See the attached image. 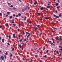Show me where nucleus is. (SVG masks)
I'll use <instances>...</instances> for the list:
<instances>
[{
  "mask_svg": "<svg viewBox=\"0 0 62 62\" xmlns=\"http://www.w3.org/2000/svg\"><path fill=\"white\" fill-rule=\"evenodd\" d=\"M3 59H4V57L3 56H1L0 60L1 61H2V60H3Z\"/></svg>",
  "mask_w": 62,
  "mask_h": 62,
  "instance_id": "f257e3e1",
  "label": "nucleus"
},
{
  "mask_svg": "<svg viewBox=\"0 0 62 62\" xmlns=\"http://www.w3.org/2000/svg\"><path fill=\"white\" fill-rule=\"evenodd\" d=\"M54 17H55L56 18H59V16H57L55 15H54Z\"/></svg>",
  "mask_w": 62,
  "mask_h": 62,
  "instance_id": "f03ea898",
  "label": "nucleus"
},
{
  "mask_svg": "<svg viewBox=\"0 0 62 62\" xmlns=\"http://www.w3.org/2000/svg\"><path fill=\"white\" fill-rule=\"evenodd\" d=\"M13 36L14 38H16V37L15 36V34H13Z\"/></svg>",
  "mask_w": 62,
  "mask_h": 62,
  "instance_id": "7ed1b4c3",
  "label": "nucleus"
},
{
  "mask_svg": "<svg viewBox=\"0 0 62 62\" xmlns=\"http://www.w3.org/2000/svg\"><path fill=\"white\" fill-rule=\"evenodd\" d=\"M34 5H36V4H37V5H38V2H37V1H36L34 3Z\"/></svg>",
  "mask_w": 62,
  "mask_h": 62,
  "instance_id": "20e7f679",
  "label": "nucleus"
},
{
  "mask_svg": "<svg viewBox=\"0 0 62 62\" xmlns=\"http://www.w3.org/2000/svg\"><path fill=\"white\" fill-rule=\"evenodd\" d=\"M58 37H55V39H57L58 40H59V39H58Z\"/></svg>",
  "mask_w": 62,
  "mask_h": 62,
  "instance_id": "39448f33",
  "label": "nucleus"
},
{
  "mask_svg": "<svg viewBox=\"0 0 62 62\" xmlns=\"http://www.w3.org/2000/svg\"><path fill=\"white\" fill-rule=\"evenodd\" d=\"M2 42L4 43V39H2Z\"/></svg>",
  "mask_w": 62,
  "mask_h": 62,
  "instance_id": "423d86ee",
  "label": "nucleus"
},
{
  "mask_svg": "<svg viewBox=\"0 0 62 62\" xmlns=\"http://www.w3.org/2000/svg\"><path fill=\"white\" fill-rule=\"evenodd\" d=\"M26 8L27 9V8L28 9H29L30 8V7H29L28 6H26Z\"/></svg>",
  "mask_w": 62,
  "mask_h": 62,
  "instance_id": "0eeeda50",
  "label": "nucleus"
},
{
  "mask_svg": "<svg viewBox=\"0 0 62 62\" xmlns=\"http://www.w3.org/2000/svg\"><path fill=\"white\" fill-rule=\"evenodd\" d=\"M59 37H60V40H62V39L61 38V36H60Z\"/></svg>",
  "mask_w": 62,
  "mask_h": 62,
  "instance_id": "6e6552de",
  "label": "nucleus"
},
{
  "mask_svg": "<svg viewBox=\"0 0 62 62\" xmlns=\"http://www.w3.org/2000/svg\"><path fill=\"white\" fill-rule=\"evenodd\" d=\"M24 21H25V20H26V17H25L24 18Z\"/></svg>",
  "mask_w": 62,
  "mask_h": 62,
  "instance_id": "1a4fd4ad",
  "label": "nucleus"
},
{
  "mask_svg": "<svg viewBox=\"0 0 62 62\" xmlns=\"http://www.w3.org/2000/svg\"><path fill=\"white\" fill-rule=\"evenodd\" d=\"M26 34H29V35L30 34V33L27 32H26Z\"/></svg>",
  "mask_w": 62,
  "mask_h": 62,
  "instance_id": "9d476101",
  "label": "nucleus"
},
{
  "mask_svg": "<svg viewBox=\"0 0 62 62\" xmlns=\"http://www.w3.org/2000/svg\"><path fill=\"white\" fill-rule=\"evenodd\" d=\"M60 8V6H59L57 7V8L58 9V8Z\"/></svg>",
  "mask_w": 62,
  "mask_h": 62,
  "instance_id": "9b49d317",
  "label": "nucleus"
},
{
  "mask_svg": "<svg viewBox=\"0 0 62 62\" xmlns=\"http://www.w3.org/2000/svg\"><path fill=\"white\" fill-rule=\"evenodd\" d=\"M59 4H58V3H57V4H55V5L56 6H58Z\"/></svg>",
  "mask_w": 62,
  "mask_h": 62,
  "instance_id": "f8f14e48",
  "label": "nucleus"
},
{
  "mask_svg": "<svg viewBox=\"0 0 62 62\" xmlns=\"http://www.w3.org/2000/svg\"><path fill=\"white\" fill-rule=\"evenodd\" d=\"M43 7H42L41 8H40L41 10H43Z\"/></svg>",
  "mask_w": 62,
  "mask_h": 62,
  "instance_id": "ddd939ff",
  "label": "nucleus"
},
{
  "mask_svg": "<svg viewBox=\"0 0 62 62\" xmlns=\"http://www.w3.org/2000/svg\"><path fill=\"white\" fill-rule=\"evenodd\" d=\"M18 16H21V13H19V14H18Z\"/></svg>",
  "mask_w": 62,
  "mask_h": 62,
  "instance_id": "4468645a",
  "label": "nucleus"
},
{
  "mask_svg": "<svg viewBox=\"0 0 62 62\" xmlns=\"http://www.w3.org/2000/svg\"><path fill=\"white\" fill-rule=\"evenodd\" d=\"M30 36V34H29V35H28L27 36V38H29V37Z\"/></svg>",
  "mask_w": 62,
  "mask_h": 62,
  "instance_id": "2eb2a0df",
  "label": "nucleus"
},
{
  "mask_svg": "<svg viewBox=\"0 0 62 62\" xmlns=\"http://www.w3.org/2000/svg\"><path fill=\"white\" fill-rule=\"evenodd\" d=\"M5 54L6 55H8V52H6L5 53Z\"/></svg>",
  "mask_w": 62,
  "mask_h": 62,
  "instance_id": "dca6fc26",
  "label": "nucleus"
},
{
  "mask_svg": "<svg viewBox=\"0 0 62 62\" xmlns=\"http://www.w3.org/2000/svg\"><path fill=\"white\" fill-rule=\"evenodd\" d=\"M45 19H48V17H45Z\"/></svg>",
  "mask_w": 62,
  "mask_h": 62,
  "instance_id": "f3484780",
  "label": "nucleus"
},
{
  "mask_svg": "<svg viewBox=\"0 0 62 62\" xmlns=\"http://www.w3.org/2000/svg\"><path fill=\"white\" fill-rule=\"evenodd\" d=\"M48 3L49 4H50V5L51 4V3L50 2H48Z\"/></svg>",
  "mask_w": 62,
  "mask_h": 62,
  "instance_id": "a211bd4d",
  "label": "nucleus"
},
{
  "mask_svg": "<svg viewBox=\"0 0 62 62\" xmlns=\"http://www.w3.org/2000/svg\"><path fill=\"white\" fill-rule=\"evenodd\" d=\"M48 52H49V50H47V51H46V53H48Z\"/></svg>",
  "mask_w": 62,
  "mask_h": 62,
  "instance_id": "6ab92c4d",
  "label": "nucleus"
},
{
  "mask_svg": "<svg viewBox=\"0 0 62 62\" xmlns=\"http://www.w3.org/2000/svg\"><path fill=\"white\" fill-rule=\"evenodd\" d=\"M61 49H59V50L62 51V47H61Z\"/></svg>",
  "mask_w": 62,
  "mask_h": 62,
  "instance_id": "aec40b11",
  "label": "nucleus"
},
{
  "mask_svg": "<svg viewBox=\"0 0 62 62\" xmlns=\"http://www.w3.org/2000/svg\"><path fill=\"white\" fill-rule=\"evenodd\" d=\"M62 15H61V14H59V17H61V16H62Z\"/></svg>",
  "mask_w": 62,
  "mask_h": 62,
  "instance_id": "412c9836",
  "label": "nucleus"
},
{
  "mask_svg": "<svg viewBox=\"0 0 62 62\" xmlns=\"http://www.w3.org/2000/svg\"><path fill=\"white\" fill-rule=\"evenodd\" d=\"M47 7L48 8H50V6H47Z\"/></svg>",
  "mask_w": 62,
  "mask_h": 62,
  "instance_id": "4be33fe9",
  "label": "nucleus"
},
{
  "mask_svg": "<svg viewBox=\"0 0 62 62\" xmlns=\"http://www.w3.org/2000/svg\"><path fill=\"white\" fill-rule=\"evenodd\" d=\"M56 53L57 54H59V53H58V52L57 51H56Z\"/></svg>",
  "mask_w": 62,
  "mask_h": 62,
  "instance_id": "5701e85b",
  "label": "nucleus"
},
{
  "mask_svg": "<svg viewBox=\"0 0 62 62\" xmlns=\"http://www.w3.org/2000/svg\"><path fill=\"white\" fill-rule=\"evenodd\" d=\"M7 14L9 15V14L10 13L9 12H7Z\"/></svg>",
  "mask_w": 62,
  "mask_h": 62,
  "instance_id": "b1692460",
  "label": "nucleus"
},
{
  "mask_svg": "<svg viewBox=\"0 0 62 62\" xmlns=\"http://www.w3.org/2000/svg\"><path fill=\"white\" fill-rule=\"evenodd\" d=\"M22 40H23V39H21L20 40V42H21V41H22Z\"/></svg>",
  "mask_w": 62,
  "mask_h": 62,
  "instance_id": "393cba45",
  "label": "nucleus"
},
{
  "mask_svg": "<svg viewBox=\"0 0 62 62\" xmlns=\"http://www.w3.org/2000/svg\"><path fill=\"white\" fill-rule=\"evenodd\" d=\"M8 37H9V39H10V38H11L10 37V36H8Z\"/></svg>",
  "mask_w": 62,
  "mask_h": 62,
  "instance_id": "a878e982",
  "label": "nucleus"
},
{
  "mask_svg": "<svg viewBox=\"0 0 62 62\" xmlns=\"http://www.w3.org/2000/svg\"><path fill=\"white\" fill-rule=\"evenodd\" d=\"M12 18V16H11L10 17V19H11V18Z\"/></svg>",
  "mask_w": 62,
  "mask_h": 62,
  "instance_id": "bb28decb",
  "label": "nucleus"
},
{
  "mask_svg": "<svg viewBox=\"0 0 62 62\" xmlns=\"http://www.w3.org/2000/svg\"><path fill=\"white\" fill-rule=\"evenodd\" d=\"M11 22L12 23H15L14 22V21H12Z\"/></svg>",
  "mask_w": 62,
  "mask_h": 62,
  "instance_id": "cd10ccee",
  "label": "nucleus"
},
{
  "mask_svg": "<svg viewBox=\"0 0 62 62\" xmlns=\"http://www.w3.org/2000/svg\"><path fill=\"white\" fill-rule=\"evenodd\" d=\"M10 7H11V8H12V7H13V5H12L11 6H10Z\"/></svg>",
  "mask_w": 62,
  "mask_h": 62,
  "instance_id": "c85d7f7f",
  "label": "nucleus"
},
{
  "mask_svg": "<svg viewBox=\"0 0 62 62\" xmlns=\"http://www.w3.org/2000/svg\"><path fill=\"white\" fill-rule=\"evenodd\" d=\"M21 45H19V47H20V48H21Z\"/></svg>",
  "mask_w": 62,
  "mask_h": 62,
  "instance_id": "c756f323",
  "label": "nucleus"
},
{
  "mask_svg": "<svg viewBox=\"0 0 62 62\" xmlns=\"http://www.w3.org/2000/svg\"><path fill=\"white\" fill-rule=\"evenodd\" d=\"M16 24H13V25H14V26H16Z\"/></svg>",
  "mask_w": 62,
  "mask_h": 62,
  "instance_id": "7c9ffc66",
  "label": "nucleus"
},
{
  "mask_svg": "<svg viewBox=\"0 0 62 62\" xmlns=\"http://www.w3.org/2000/svg\"><path fill=\"white\" fill-rule=\"evenodd\" d=\"M12 49V51H14V48H13Z\"/></svg>",
  "mask_w": 62,
  "mask_h": 62,
  "instance_id": "2f4dec72",
  "label": "nucleus"
},
{
  "mask_svg": "<svg viewBox=\"0 0 62 62\" xmlns=\"http://www.w3.org/2000/svg\"><path fill=\"white\" fill-rule=\"evenodd\" d=\"M44 56V57H45V58L47 57L46 55H45Z\"/></svg>",
  "mask_w": 62,
  "mask_h": 62,
  "instance_id": "473e14b6",
  "label": "nucleus"
},
{
  "mask_svg": "<svg viewBox=\"0 0 62 62\" xmlns=\"http://www.w3.org/2000/svg\"><path fill=\"white\" fill-rule=\"evenodd\" d=\"M24 41H26V39H24Z\"/></svg>",
  "mask_w": 62,
  "mask_h": 62,
  "instance_id": "72a5a7b5",
  "label": "nucleus"
},
{
  "mask_svg": "<svg viewBox=\"0 0 62 62\" xmlns=\"http://www.w3.org/2000/svg\"><path fill=\"white\" fill-rule=\"evenodd\" d=\"M18 32H19L20 31V29H18Z\"/></svg>",
  "mask_w": 62,
  "mask_h": 62,
  "instance_id": "f704fd0d",
  "label": "nucleus"
},
{
  "mask_svg": "<svg viewBox=\"0 0 62 62\" xmlns=\"http://www.w3.org/2000/svg\"><path fill=\"white\" fill-rule=\"evenodd\" d=\"M13 8L14 9H16V8Z\"/></svg>",
  "mask_w": 62,
  "mask_h": 62,
  "instance_id": "c9c22d12",
  "label": "nucleus"
},
{
  "mask_svg": "<svg viewBox=\"0 0 62 62\" xmlns=\"http://www.w3.org/2000/svg\"><path fill=\"white\" fill-rule=\"evenodd\" d=\"M22 11H23V12H24V9H23Z\"/></svg>",
  "mask_w": 62,
  "mask_h": 62,
  "instance_id": "e433bc0d",
  "label": "nucleus"
},
{
  "mask_svg": "<svg viewBox=\"0 0 62 62\" xmlns=\"http://www.w3.org/2000/svg\"><path fill=\"white\" fill-rule=\"evenodd\" d=\"M38 14L39 15V16H40V13H38Z\"/></svg>",
  "mask_w": 62,
  "mask_h": 62,
  "instance_id": "4c0bfd02",
  "label": "nucleus"
},
{
  "mask_svg": "<svg viewBox=\"0 0 62 62\" xmlns=\"http://www.w3.org/2000/svg\"><path fill=\"white\" fill-rule=\"evenodd\" d=\"M42 32H41L40 34V35H42Z\"/></svg>",
  "mask_w": 62,
  "mask_h": 62,
  "instance_id": "58836bf2",
  "label": "nucleus"
},
{
  "mask_svg": "<svg viewBox=\"0 0 62 62\" xmlns=\"http://www.w3.org/2000/svg\"><path fill=\"white\" fill-rule=\"evenodd\" d=\"M7 44L8 45H10V44H9V43H8Z\"/></svg>",
  "mask_w": 62,
  "mask_h": 62,
  "instance_id": "ea45409f",
  "label": "nucleus"
},
{
  "mask_svg": "<svg viewBox=\"0 0 62 62\" xmlns=\"http://www.w3.org/2000/svg\"><path fill=\"white\" fill-rule=\"evenodd\" d=\"M40 62H42V60H40V61H39Z\"/></svg>",
  "mask_w": 62,
  "mask_h": 62,
  "instance_id": "a19ab883",
  "label": "nucleus"
},
{
  "mask_svg": "<svg viewBox=\"0 0 62 62\" xmlns=\"http://www.w3.org/2000/svg\"><path fill=\"white\" fill-rule=\"evenodd\" d=\"M10 57H11L12 56V54H11L10 55Z\"/></svg>",
  "mask_w": 62,
  "mask_h": 62,
  "instance_id": "79ce46f5",
  "label": "nucleus"
},
{
  "mask_svg": "<svg viewBox=\"0 0 62 62\" xmlns=\"http://www.w3.org/2000/svg\"><path fill=\"white\" fill-rule=\"evenodd\" d=\"M14 19H13V20L12 21V22H14Z\"/></svg>",
  "mask_w": 62,
  "mask_h": 62,
  "instance_id": "37998d69",
  "label": "nucleus"
},
{
  "mask_svg": "<svg viewBox=\"0 0 62 62\" xmlns=\"http://www.w3.org/2000/svg\"><path fill=\"white\" fill-rule=\"evenodd\" d=\"M18 54L19 55H21V54H20V53H18Z\"/></svg>",
  "mask_w": 62,
  "mask_h": 62,
  "instance_id": "c03bdc74",
  "label": "nucleus"
},
{
  "mask_svg": "<svg viewBox=\"0 0 62 62\" xmlns=\"http://www.w3.org/2000/svg\"><path fill=\"white\" fill-rule=\"evenodd\" d=\"M21 48H22V50H23V47L22 46H21Z\"/></svg>",
  "mask_w": 62,
  "mask_h": 62,
  "instance_id": "a18cd8bd",
  "label": "nucleus"
},
{
  "mask_svg": "<svg viewBox=\"0 0 62 62\" xmlns=\"http://www.w3.org/2000/svg\"><path fill=\"white\" fill-rule=\"evenodd\" d=\"M59 55H60V56H62V55H61V54H60Z\"/></svg>",
  "mask_w": 62,
  "mask_h": 62,
  "instance_id": "49530a36",
  "label": "nucleus"
},
{
  "mask_svg": "<svg viewBox=\"0 0 62 62\" xmlns=\"http://www.w3.org/2000/svg\"><path fill=\"white\" fill-rule=\"evenodd\" d=\"M40 25H37V26L38 27H39V26H40Z\"/></svg>",
  "mask_w": 62,
  "mask_h": 62,
  "instance_id": "de8ad7c7",
  "label": "nucleus"
},
{
  "mask_svg": "<svg viewBox=\"0 0 62 62\" xmlns=\"http://www.w3.org/2000/svg\"><path fill=\"white\" fill-rule=\"evenodd\" d=\"M7 16H8V15H6V16L5 17H7Z\"/></svg>",
  "mask_w": 62,
  "mask_h": 62,
  "instance_id": "09e8293b",
  "label": "nucleus"
},
{
  "mask_svg": "<svg viewBox=\"0 0 62 62\" xmlns=\"http://www.w3.org/2000/svg\"><path fill=\"white\" fill-rule=\"evenodd\" d=\"M29 23H32V22L31 21L30 22H29Z\"/></svg>",
  "mask_w": 62,
  "mask_h": 62,
  "instance_id": "8fccbe9b",
  "label": "nucleus"
},
{
  "mask_svg": "<svg viewBox=\"0 0 62 62\" xmlns=\"http://www.w3.org/2000/svg\"><path fill=\"white\" fill-rule=\"evenodd\" d=\"M6 24H7V26H8V23H6Z\"/></svg>",
  "mask_w": 62,
  "mask_h": 62,
  "instance_id": "3c124183",
  "label": "nucleus"
},
{
  "mask_svg": "<svg viewBox=\"0 0 62 62\" xmlns=\"http://www.w3.org/2000/svg\"><path fill=\"white\" fill-rule=\"evenodd\" d=\"M37 29H38V28H35V30H37Z\"/></svg>",
  "mask_w": 62,
  "mask_h": 62,
  "instance_id": "603ef678",
  "label": "nucleus"
},
{
  "mask_svg": "<svg viewBox=\"0 0 62 62\" xmlns=\"http://www.w3.org/2000/svg\"><path fill=\"white\" fill-rule=\"evenodd\" d=\"M56 13H57V11L56 10L55 11Z\"/></svg>",
  "mask_w": 62,
  "mask_h": 62,
  "instance_id": "864d4df0",
  "label": "nucleus"
},
{
  "mask_svg": "<svg viewBox=\"0 0 62 62\" xmlns=\"http://www.w3.org/2000/svg\"><path fill=\"white\" fill-rule=\"evenodd\" d=\"M2 26L1 25H0V28H2Z\"/></svg>",
  "mask_w": 62,
  "mask_h": 62,
  "instance_id": "5fc2aeb1",
  "label": "nucleus"
},
{
  "mask_svg": "<svg viewBox=\"0 0 62 62\" xmlns=\"http://www.w3.org/2000/svg\"><path fill=\"white\" fill-rule=\"evenodd\" d=\"M22 32H23V34H25V33L23 31Z\"/></svg>",
  "mask_w": 62,
  "mask_h": 62,
  "instance_id": "6e6d98bb",
  "label": "nucleus"
},
{
  "mask_svg": "<svg viewBox=\"0 0 62 62\" xmlns=\"http://www.w3.org/2000/svg\"><path fill=\"white\" fill-rule=\"evenodd\" d=\"M51 24H54V22H52L51 23Z\"/></svg>",
  "mask_w": 62,
  "mask_h": 62,
  "instance_id": "4d7b16f0",
  "label": "nucleus"
},
{
  "mask_svg": "<svg viewBox=\"0 0 62 62\" xmlns=\"http://www.w3.org/2000/svg\"><path fill=\"white\" fill-rule=\"evenodd\" d=\"M30 3L31 4H32V1H31V2Z\"/></svg>",
  "mask_w": 62,
  "mask_h": 62,
  "instance_id": "13d9d810",
  "label": "nucleus"
},
{
  "mask_svg": "<svg viewBox=\"0 0 62 62\" xmlns=\"http://www.w3.org/2000/svg\"><path fill=\"white\" fill-rule=\"evenodd\" d=\"M2 39V38L1 37H0V40H1Z\"/></svg>",
  "mask_w": 62,
  "mask_h": 62,
  "instance_id": "bf43d9fd",
  "label": "nucleus"
},
{
  "mask_svg": "<svg viewBox=\"0 0 62 62\" xmlns=\"http://www.w3.org/2000/svg\"><path fill=\"white\" fill-rule=\"evenodd\" d=\"M20 36H21V35H20L19 36V38H20Z\"/></svg>",
  "mask_w": 62,
  "mask_h": 62,
  "instance_id": "052dcab7",
  "label": "nucleus"
},
{
  "mask_svg": "<svg viewBox=\"0 0 62 62\" xmlns=\"http://www.w3.org/2000/svg\"><path fill=\"white\" fill-rule=\"evenodd\" d=\"M13 16H14V17H15V16H16L15 15V14H14V15H13Z\"/></svg>",
  "mask_w": 62,
  "mask_h": 62,
  "instance_id": "680f3d73",
  "label": "nucleus"
},
{
  "mask_svg": "<svg viewBox=\"0 0 62 62\" xmlns=\"http://www.w3.org/2000/svg\"><path fill=\"white\" fill-rule=\"evenodd\" d=\"M48 42H50V43H51V41H48Z\"/></svg>",
  "mask_w": 62,
  "mask_h": 62,
  "instance_id": "e2e57ef3",
  "label": "nucleus"
},
{
  "mask_svg": "<svg viewBox=\"0 0 62 62\" xmlns=\"http://www.w3.org/2000/svg\"><path fill=\"white\" fill-rule=\"evenodd\" d=\"M8 5H10V3H9L8 2Z\"/></svg>",
  "mask_w": 62,
  "mask_h": 62,
  "instance_id": "0e129e2a",
  "label": "nucleus"
},
{
  "mask_svg": "<svg viewBox=\"0 0 62 62\" xmlns=\"http://www.w3.org/2000/svg\"><path fill=\"white\" fill-rule=\"evenodd\" d=\"M48 6H50V4H48Z\"/></svg>",
  "mask_w": 62,
  "mask_h": 62,
  "instance_id": "69168bd1",
  "label": "nucleus"
},
{
  "mask_svg": "<svg viewBox=\"0 0 62 62\" xmlns=\"http://www.w3.org/2000/svg\"><path fill=\"white\" fill-rule=\"evenodd\" d=\"M52 32H54V31L52 30Z\"/></svg>",
  "mask_w": 62,
  "mask_h": 62,
  "instance_id": "338daca9",
  "label": "nucleus"
},
{
  "mask_svg": "<svg viewBox=\"0 0 62 62\" xmlns=\"http://www.w3.org/2000/svg\"><path fill=\"white\" fill-rule=\"evenodd\" d=\"M42 20V18H41V19H40V20Z\"/></svg>",
  "mask_w": 62,
  "mask_h": 62,
  "instance_id": "774afa93",
  "label": "nucleus"
}]
</instances>
